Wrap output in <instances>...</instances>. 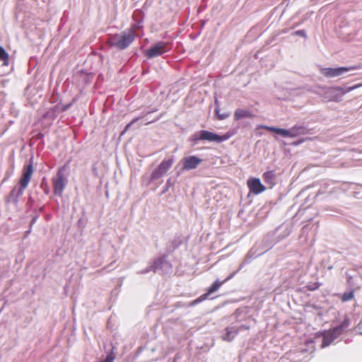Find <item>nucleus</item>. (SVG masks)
Returning a JSON list of instances; mask_svg holds the SVG:
<instances>
[{"label": "nucleus", "instance_id": "1", "mask_svg": "<svg viewBox=\"0 0 362 362\" xmlns=\"http://www.w3.org/2000/svg\"><path fill=\"white\" fill-rule=\"evenodd\" d=\"M247 185L250 191L255 194L260 193L264 191L265 187L261 184L259 179L251 178L247 181Z\"/></svg>", "mask_w": 362, "mask_h": 362}, {"label": "nucleus", "instance_id": "2", "mask_svg": "<svg viewBox=\"0 0 362 362\" xmlns=\"http://www.w3.org/2000/svg\"><path fill=\"white\" fill-rule=\"evenodd\" d=\"M229 138L228 135H224L223 136H220L218 135H216L214 133L209 132H202L200 134V139H204V140H209V141H221L223 139H228Z\"/></svg>", "mask_w": 362, "mask_h": 362}, {"label": "nucleus", "instance_id": "3", "mask_svg": "<svg viewBox=\"0 0 362 362\" xmlns=\"http://www.w3.org/2000/svg\"><path fill=\"white\" fill-rule=\"evenodd\" d=\"M132 40H133V35H132V33H129V34L120 36L119 39L116 42V45L118 47L123 49V48H125Z\"/></svg>", "mask_w": 362, "mask_h": 362}, {"label": "nucleus", "instance_id": "4", "mask_svg": "<svg viewBox=\"0 0 362 362\" xmlns=\"http://www.w3.org/2000/svg\"><path fill=\"white\" fill-rule=\"evenodd\" d=\"M164 52V46L161 44L157 45L155 47L148 49L146 54L149 58L155 57L160 55Z\"/></svg>", "mask_w": 362, "mask_h": 362}, {"label": "nucleus", "instance_id": "5", "mask_svg": "<svg viewBox=\"0 0 362 362\" xmlns=\"http://www.w3.org/2000/svg\"><path fill=\"white\" fill-rule=\"evenodd\" d=\"M200 162L201 159L194 156H191L185 159L184 167L186 169H192L195 168Z\"/></svg>", "mask_w": 362, "mask_h": 362}, {"label": "nucleus", "instance_id": "6", "mask_svg": "<svg viewBox=\"0 0 362 362\" xmlns=\"http://www.w3.org/2000/svg\"><path fill=\"white\" fill-rule=\"evenodd\" d=\"M346 68H338V69H325L323 73L327 76H335L340 75L343 71H347Z\"/></svg>", "mask_w": 362, "mask_h": 362}, {"label": "nucleus", "instance_id": "7", "mask_svg": "<svg viewBox=\"0 0 362 362\" xmlns=\"http://www.w3.org/2000/svg\"><path fill=\"white\" fill-rule=\"evenodd\" d=\"M33 166L31 165H28L27 172L24 174L23 177L21 180V185L22 187H25L28 185L30 178L33 174Z\"/></svg>", "mask_w": 362, "mask_h": 362}, {"label": "nucleus", "instance_id": "8", "mask_svg": "<svg viewBox=\"0 0 362 362\" xmlns=\"http://www.w3.org/2000/svg\"><path fill=\"white\" fill-rule=\"evenodd\" d=\"M64 183L63 178L62 177H59V179L56 181L55 185H54V191L57 194H61L64 189Z\"/></svg>", "mask_w": 362, "mask_h": 362}, {"label": "nucleus", "instance_id": "9", "mask_svg": "<svg viewBox=\"0 0 362 362\" xmlns=\"http://www.w3.org/2000/svg\"><path fill=\"white\" fill-rule=\"evenodd\" d=\"M8 55L5 52V50L0 47V60H2L4 62V65L8 64Z\"/></svg>", "mask_w": 362, "mask_h": 362}, {"label": "nucleus", "instance_id": "10", "mask_svg": "<svg viewBox=\"0 0 362 362\" xmlns=\"http://www.w3.org/2000/svg\"><path fill=\"white\" fill-rule=\"evenodd\" d=\"M275 132L278 133V134H280L281 135H284V136H290V133L289 132H288L287 130H285V129H273Z\"/></svg>", "mask_w": 362, "mask_h": 362}, {"label": "nucleus", "instance_id": "11", "mask_svg": "<svg viewBox=\"0 0 362 362\" xmlns=\"http://www.w3.org/2000/svg\"><path fill=\"white\" fill-rule=\"evenodd\" d=\"M220 286V284H218V282H216L214 283L212 286L209 289V292L210 293H212L214 291H215Z\"/></svg>", "mask_w": 362, "mask_h": 362}, {"label": "nucleus", "instance_id": "12", "mask_svg": "<svg viewBox=\"0 0 362 362\" xmlns=\"http://www.w3.org/2000/svg\"><path fill=\"white\" fill-rule=\"evenodd\" d=\"M352 298V293H349V294H348L347 296H346V295H344V296H343V299H344V300L350 299V298Z\"/></svg>", "mask_w": 362, "mask_h": 362}, {"label": "nucleus", "instance_id": "13", "mask_svg": "<svg viewBox=\"0 0 362 362\" xmlns=\"http://www.w3.org/2000/svg\"><path fill=\"white\" fill-rule=\"evenodd\" d=\"M112 361H113V357H112V356H108V357L106 358L105 362H112Z\"/></svg>", "mask_w": 362, "mask_h": 362}, {"label": "nucleus", "instance_id": "14", "mask_svg": "<svg viewBox=\"0 0 362 362\" xmlns=\"http://www.w3.org/2000/svg\"><path fill=\"white\" fill-rule=\"evenodd\" d=\"M217 114H218V118L220 119H223V118H225V116H226L225 115H223V114L219 115L218 112H217Z\"/></svg>", "mask_w": 362, "mask_h": 362}, {"label": "nucleus", "instance_id": "15", "mask_svg": "<svg viewBox=\"0 0 362 362\" xmlns=\"http://www.w3.org/2000/svg\"><path fill=\"white\" fill-rule=\"evenodd\" d=\"M235 117H236L237 118H239V117H240V116L239 112H236V114H235Z\"/></svg>", "mask_w": 362, "mask_h": 362}, {"label": "nucleus", "instance_id": "16", "mask_svg": "<svg viewBox=\"0 0 362 362\" xmlns=\"http://www.w3.org/2000/svg\"><path fill=\"white\" fill-rule=\"evenodd\" d=\"M245 115H246V114H243V115H241V117H244Z\"/></svg>", "mask_w": 362, "mask_h": 362}]
</instances>
